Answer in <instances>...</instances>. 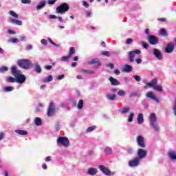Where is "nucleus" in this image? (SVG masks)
Masks as SVG:
<instances>
[{
    "label": "nucleus",
    "instance_id": "f257e3e1",
    "mask_svg": "<svg viewBox=\"0 0 176 176\" xmlns=\"http://www.w3.org/2000/svg\"><path fill=\"white\" fill-rule=\"evenodd\" d=\"M11 72L13 76L16 77L17 83H24L25 82L27 77L21 74L20 70H17V67L12 66Z\"/></svg>",
    "mask_w": 176,
    "mask_h": 176
},
{
    "label": "nucleus",
    "instance_id": "f03ea898",
    "mask_svg": "<svg viewBox=\"0 0 176 176\" xmlns=\"http://www.w3.org/2000/svg\"><path fill=\"white\" fill-rule=\"evenodd\" d=\"M150 126L153 128L155 131H159L160 128L159 125H157V118H156V115L154 113H152L150 116Z\"/></svg>",
    "mask_w": 176,
    "mask_h": 176
},
{
    "label": "nucleus",
    "instance_id": "7ed1b4c3",
    "mask_svg": "<svg viewBox=\"0 0 176 176\" xmlns=\"http://www.w3.org/2000/svg\"><path fill=\"white\" fill-rule=\"evenodd\" d=\"M69 10V6L67 3H63L56 8L58 14H65Z\"/></svg>",
    "mask_w": 176,
    "mask_h": 176
},
{
    "label": "nucleus",
    "instance_id": "20e7f679",
    "mask_svg": "<svg viewBox=\"0 0 176 176\" xmlns=\"http://www.w3.org/2000/svg\"><path fill=\"white\" fill-rule=\"evenodd\" d=\"M18 65L24 69H28L32 65V63H31V60L28 59H21L18 60Z\"/></svg>",
    "mask_w": 176,
    "mask_h": 176
},
{
    "label": "nucleus",
    "instance_id": "39448f33",
    "mask_svg": "<svg viewBox=\"0 0 176 176\" xmlns=\"http://www.w3.org/2000/svg\"><path fill=\"white\" fill-rule=\"evenodd\" d=\"M57 145L58 146H69V140L68 138L60 136L57 140Z\"/></svg>",
    "mask_w": 176,
    "mask_h": 176
},
{
    "label": "nucleus",
    "instance_id": "423d86ee",
    "mask_svg": "<svg viewBox=\"0 0 176 176\" xmlns=\"http://www.w3.org/2000/svg\"><path fill=\"white\" fill-rule=\"evenodd\" d=\"M135 54H141V51L140 50H135L129 52L128 57L130 63L134 62V57H135Z\"/></svg>",
    "mask_w": 176,
    "mask_h": 176
},
{
    "label": "nucleus",
    "instance_id": "0eeeda50",
    "mask_svg": "<svg viewBox=\"0 0 176 176\" xmlns=\"http://www.w3.org/2000/svg\"><path fill=\"white\" fill-rule=\"evenodd\" d=\"M147 153L148 152L146 150L140 148L138 151V153H137L138 157H136L140 159V160H142V159H145V157H146Z\"/></svg>",
    "mask_w": 176,
    "mask_h": 176
},
{
    "label": "nucleus",
    "instance_id": "6e6552de",
    "mask_svg": "<svg viewBox=\"0 0 176 176\" xmlns=\"http://www.w3.org/2000/svg\"><path fill=\"white\" fill-rule=\"evenodd\" d=\"M148 41L151 45H157L159 43V38L154 35H149Z\"/></svg>",
    "mask_w": 176,
    "mask_h": 176
},
{
    "label": "nucleus",
    "instance_id": "1a4fd4ad",
    "mask_svg": "<svg viewBox=\"0 0 176 176\" xmlns=\"http://www.w3.org/2000/svg\"><path fill=\"white\" fill-rule=\"evenodd\" d=\"M157 85V78L153 79L150 82H147L146 85L144 86V89H149V87H156Z\"/></svg>",
    "mask_w": 176,
    "mask_h": 176
},
{
    "label": "nucleus",
    "instance_id": "9d476101",
    "mask_svg": "<svg viewBox=\"0 0 176 176\" xmlns=\"http://www.w3.org/2000/svg\"><path fill=\"white\" fill-rule=\"evenodd\" d=\"M141 160L138 158L135 157L133 160L129 162V167H137L140 166V162Z\"/></svg>",
    "mask_w": 176,
    "mask_h": 176
},
{
    "label": "nucleus",
    "instance_id": "9b49d317",
    "mask_svg": "<svg viewBox=\"0 0 176 176\" xmlns=\"http://www.w3.org/2000/svg\"><path fill=\"white\" fill-rule=\"evenodd\" d=\"M56 111V107L54 102H51L48 107L47 116H53L54 115V111Z\"/></svg>",
    "mask_w": 176,
    "mask_h": 176
},
{
    "label": "nucleus",
    "instance_id": "f8f14e48",
    "mask_svg": "<svg viewBox=\"0 0 176 176\" xmlns=\"http://www.w3.org/2000/svg\"><path fill=\"white\" fill-rule=\"evenodd\" d=\"M137 142L138 146H140V148H145V141L144 140V137L138 135L137 137Z\"/></svg>",
    "mask_w": 176,
    "mask_h": 176
},
{
    "label": "nucleus",
    "instance_id": "ddd939ff",
    "mask_svg": "<svg viewBox=\"0 0 176 176\" xmlns=\"http://www.w3.org/2000/svg\"><path fill=\"white\" fill-rule=\"evenodd\" d=\"M88 64L90 65L91 64H95L94 65V68H98L101 65V62H100V60L97 58L92 59L91 61L88 62Z\"/></svg>",
    "mask_w": 176,
    "mask_h": 176
},
{
    "label": "nucleus",
    "instance_id": "4468645a",
    "mask_svg": "<svg viewBox=\"0 0 176 176\" xmlns=\"http://www.w3.org/2000/svg\"><path fill=\"white\" fill-rule=\"evenodd\" d=\"M98 168L100 170V171L102 172L103 174H105V175H111V170L107 168L103 165H99Z\"/></svg>",
    "mask_w": 176,
    "mask_h": 176
},
{
    "label": "nucleus",
    "instance_id": "2eb2a0df",
    "mask_svg": "<svg viewBox=\"0 0 176 176\" xmlns=\"http://www.w3.org/2000/svg\"><path fill=\"white\" fill-rule=\"evenodd\" d=\"M153 54L154 56H155L157 60L163 59V55H162V52H160V50H159L158 49H156V48L153 49Z\"/></svg>",
    "mask_w": 176,
    "mask_h": 176
},
{
    "label": "nucleus",
    "instance_id": "dca6fc26",
    "mask_svg": "<svg viewBox=\"0 0 176 176\" xmlns=\"http://www.w3.org/2000/svg\"><path fill=\"white\" fill-rule=\"evenodd\" d=\"M146 97H147V98H151V100H153L157 104H159V102H160L159 99L155 96V94H153V92H148L146 94Z\"/></svg>",
    "mask_w": 176,
    "mask_h": 176
},
{
    "label": "nucleus",
    "instance_id": "f3484780",
    "mask_svg": "<svg viewBox=\"0 0 176 176\" xmlns=\"http://www.w3.org/2000/svg\"><path fill=\"white\" fill-rule=\"evenodd\" d=\"M165 52L166 53H173L174 52V44L168 43L165 49Z\"/></svg>",
    "mask_w": 176,
    "mask_h": 176
},
{
    "label": "nucleus",
    "instance_id": "a211bd4d",
    "mask_svg": "<svg viewBox=\"0 0 176 176\" xmlns=\"http://www.w3.org/2000/svg\"><path fill=\"white\" fill-rule=\"evenodd\" d=\"M110 82L111 83L112 86H119L120 85V82L118 80V79L113 78V77H110L109 78Z\"/></svg>",
    "mask_w": 176,
    "mask_h": 176
},
{
    "label": "nucleus",
    "instance_id": "6ab92c4d",
    "mask_svg": "<svg viewBox=\"0 0 176 176\" xmlns=\"http://www.w3.org/2000/svg\"><path fill=\"white\" fill-rule=\"evenodd\" d=\"M98 173V170L96 168H89L87 171L88 175H96Z\"/></svg>",
    "mask_w": 176,
    "mask_h": 176
},
{
    "label": "nucleus",
    "instance_id": "aec40b11",
    "mask_svg": "<svg viewBox=\"0 0 176 176\" xmlns=\"http://www.w3.org/2000/svg\"><path fill=\"white\" fill-rule=\"evenodd\" d=\"M9 22L12 23V24H16V25H23V22L18 19H14L13 18H10L9 19Z\"/></svg>",
    "mask_w": 176,
    "mask_h": 176
},
{
    "label": "nucleus",
    "instance_id": "412c9836",
    "mask_svg": "<svg viewBox=\"0 0 176 176\" xmlns=\"http://www.w3.org/2000/svg\"><path fill=\"white\" fill-rule=\"evenodd\" d=\"M170 160H176V153L175 151H170L168 153Z\"/></svg>",
    "mask_w": 176,
    "mask_h": 176
},
{
    "label": "nucleus",
    "instance_id": "4be33fe9",
    "mask_svg": "<svg viewBox=\"0 0 176 176\" xmlns=\"http://www.w3.org/2000/svg\"><path fill=\"white\" fill-rule=\"evenodd\" d=\"M45 5H46V1H41L38 3V5H37L36 10H41V9H43V8H45Z\"/></svg>",
    "mask_w": 176,
    "mask_h": 176
},
{
    "label": "nucleus",
    "instance_id": "5701e85b",
    "mask_svg": "<svg viewBox=\"0 0 176 176\" xmlns=\"http://www.w3.org/2000/svg\"><path fill=\"white\" fill-rule=\"evenodd\" d=\"M138 124H142L144 123V115L142 113H140L138 116Z\"/></svg>",
    "mask_w": 176,
    "mask_h": 176
},
{
    "label": "nucleus",
    "instance_id": "b1692460",
    "mask_svg": "<svg viewBox=\"0 0 176 176\" xmlns=\"http://www.w3.org/2000/svg\"><path fill=\"white\" fill-rule=\"evenodd\" d=\"M123 71L124 72H131V71H133V67L129 65H125L123 67Z\"/></svg>",
    "mask_w": 176,
    "mask_h": 176
},
{
    "label": "nucleus",
    "instance_id": "393cba45",
    "mask_svg": "<svg viewBox=\"0 0 176 176\" xmlns=\"http://www.w3.org/2000/svg\"><path fill=\"white\" fill-rule=\"evenodd\" d=\"M80 72L87 74L88 75H94V74H96V72H94V70H86L85 69H81Z\"/></svg>",
    "mask_w": 176,
    "mask_h": 176
},
{
    "label": "nucleus",
    "instance_id": "a878e982",
    "mask_svg": "<svg viewBox=\"0 0 176 176\" xmlns=\"http://www.w3.org/2000/svg\"><path fill=\"white\" fill-rule=\"evenodd\" d=\"M34 67H35V71L36 72H37V74H41V72H42V69L41 68V66L38 63L34 64Z\"/></svg>",
    "mask_w": 176,
    "mask_h": 176
},
{
    "label": "nucleus",
    "instance_id": "bb28decb",
    "mask_svg": "<svg viewBox=\"0 0 176 176\" xmlns=\"http://www.w3.org/2000/svg\"><path fill=\"white\" fill-rule=\"evenodd\" d=\"M15 133H16V134H19L20 135H27V134H28V133L24 130H16Z\"/></svg>",
    "mask_w": 176,
    "mask_h": 176
},
{
    "label": "nucleus",
    "instance_id": "cd10ccee",
    "mask_svg": "<svg viewBox=\"0 0 176 176\" xmlns=\"http://www.w3.org/2000/svg\"><path fill=\"white\" fill-rule=\"evenodd\" d=\"M36 126H42V120L40 118L36 117L34 120Z\"/></svg>",
    "mask_w": 176,
    "mask_h": 176
},
{
    "label": "nucleus",
    "instance_id": "c85d7f7f",
    "mask_svg": "<svg viewBox=\"0 0 176 176\" xmlns=\"http://www.w3.org/2000/svg\"><path fill=\"white\" fill-rule=\"evenodd\" d=\"M107 98L108 100H110V101H113V100H115V98H116V95L108 94L107 95Z\"/></svg>",
    "mask_w": 176,
    "mask_h": 176
},
{
    "label": "nucleus",
    "instance_id": "c756f323",
    "mask_svg": "<svg viewBox=\"0 0 176 176\" xmlns=\"http://www.w3.org/2000/svg\"><path fill=\"white\" fill-rule=\"evenodd\" d=\"M129 111H130L129 107H123L122 109H120V112H121L122 115H124V113H127V112H129Z\"/></svg>",
    "mask_w": 176,
    "mask_h": 176
},
{
    "label": "nucleus",
    "instance_id": "7c9ffc66",
    "mask_svg": "<svg viewBox=\"0 0 176 176\" xmlns=\"http://www.w3.org/2000/svg\"><path fill=\"white\" fill-rule=\"evenodd\" d=\"M104 153H105V155H112V148L106 147L104 148Z\"/></svg>",
    "mask_w": 176,
    "mask_h": 176
},
{
    "label": "nucleus",
    "instance_id": "2f4dec72",
    "mask_svg": "<svg viewBox=\"0 0 176 176\" xmlns=\"http://www.w3.org/2000/svg\"><path fill=\"white\" fill-rule=\"evenodd\" d=\"M52 80H53V76H49L45 78L43 80V82H44L45 83H46V82H52Z\"/></svg>",
    "mask_w": 176,
    "mask_h": 176
},
{
    "label": "nucleus",
    "instance_id": "473e14b6",
    "mask_svg": "<svg viewBox=\"0 0 176 176\" xmlns=\"http://www.w3.org/2000/svg\"><path fill=\"white\" fill-rule=\"evenodd\" d=\"M96 128L97 126H89L87 129V133H91V131H94V130H96Z\"/></svg>",
    "mask_w": 176,
    "mask_h": 176
},
{
    "label": "nucleus",
    "instance_id": "72a5a7b5",
    "mask_svg": "<svg viewBox=\"0 0 176 176\" xmlns=\"http://www.w3.org/2000/svg\"><path fill=\"white\" fill-rule=\"evenodd\" d=\"M118 96H120V97H124L126 96V91L124 90H120L117 93Z\"/></svg>",
    "mask_w": 176,
    "mask_h": 176
},
{
    "label": "nucleus",
    "instance_id": "f704fd0d",
    "mask_svg": "<svg viewBox=\"0 0 176 176\" xmlns=\"http://www.w3.org/2000/svg\"><path fill=\"white\" fill-rule=\"evenodd\" d=\"M7 82H9L10 83H14V82H16V79L13 77H8Z\"/></svg>",
    "mask_w": 176,
    "mask_h": 176
},
{
    "label": "nucleus",
    "instance_id": "c9c22d12",
    "mask_svg": "<svg viewBox=\"0 0 176 176\" xmlns=\"http://www.w3.org/2000/svg\"><path fill=\"white\" fill-rule=\"evenodd\" d=\"M3 90L6 92L13 91V90H14V87H4Z\"/></svg>",
    "mask_w": 176,
    "mask_h": 176
},
{
    "label": "nucleus",
    "instance_id": "e433bc0d",
    "mask_svg": "<svg viewBox=\"0 0 176 176\" xmlns=\"http://www.w3.org/2000/svg\"><path fill=\"white\" fill-rule=\"evenodd\" d=\"M77 107L78 109H82V108H83V100H79Z\"/></svg>",
    "mask_w": 176,
    "mask_h": 176
},
{
    "label": "nucleus",
    "instance_id": "4c0bfd02",
    "mask_svg": "<svg viewBox=\"0 0 176 176\" xmlns=\"http://www.w3.org/2000/svg\"><path fill=\"white\" fill-rule=\"evenodd\" d=\"M10 16H12V17H14L15 19H19V15L14 12V11H10L9 12Z\"/></svg>",
    "mask_w": 176,
    "mask_h": 176
},
{
    "label": "nucleus",
    "instance_id": "58836bf2",
    "mask_svg": "<svg viewBox=\"0 0 176 176\" xmlns=\"http://www.w3.org/2000/svg\"><path fill=\"white\" fill-rule=\"evenodd\" d=\"M153 89L154 90H157V91H163V87L162 86L155 85Z\"/></svg>",
    "mask_w": 176,
    "mask_h": 176
},
{
    "label": "nucleus",
    "instance_id": "ea45409f",
    "mask_svg": "<svg viewBox=\"0 0 176 176\" xmlns=\"http://www.w3.org/2000/svg\"><path fill=\"white\" fill-rule=\"evenodd\" d=\"M69 58H71V56H69V55H68L67 56H63L61 58V61H64V62L68 61V60H69Z\"/></svg>",
    "mask_w": 176,
    "mask_h": 176
},
{
    "label": "nucleus",
    "instance_id": "a19ab883",
    "mask_svg": "<svg viewBox=\"0 0 176 176\" xmlns=\"http://www.w3.org/2000/svg\"><path fill=\"white\" fill-rule=\"evenodd\" d=\"M75 54V47H70V50H69V56H70V57H71V56H72V54Z\"/></svg>",
    "mask_w": 176,
    "mask_h": 176
},
{
    "label": "nucleus",
    "instance_id": "79ce46f5",
    "mask_svg": "<svg viewBox=\"0 0 176 176\" xmlns=\"http://www.w3.org/2000/svg\"><path fill=\"white\" fill-rule=\"evenodd\" d=\"M9 42H12V43H19V39L17 38H12L9 40Z\"/></svg>",
    "mask_w": 176,
    "mask_h": 176
},
{
    "label": "nucleus",
    "instance_id": "37998d69",
    "mask_svg": "<svg viewBox=\"0 0 176 176\" xmlns=\"http://www.w3.org/2000/svg\"><path fill=\"white\" fill-rule=\"evenodd\" d=\"M42 108H43V105L42 104V103H40L38 104V107L36 108V112H41V109H42Z\"/></svg>",
    "mask_w": 176,
    "mask_h": 176
},
{
    "label": "nucleus",
    "instance_id": "c03bdc74",
    "mask_svg": "<svg viewBox=\"0 0 176 176\" xmlns=\"http://www.w3.org/2000/svg\"><path fill=\"white\" fill-rule=\"evenodd\" d=\"M160 35H162L163 36L167 35V32L164 29H161L160 31Z\"/></svg>",
    "mask_w": 176,
    "mask_h": 176
},
{
    "label": "nucleus",
    "instance_id": "a18cd8bd",
    "mask_svg": "<svg viewBox=\"0 0 176 176\" xmlns=\"http://www.w3.org/2000/svg\"><path fill=\"white\" fill-rule=\"evenodd\" d=\"M133 118H134V113H131L128 118V122H133Z\"/></svg>",
    "mask_w": 176,
    "mask_h": 176
},
{
    "label": "nucleus",
    "instance_id": "49530a36",
    "mask_svg": "<svg viewBox=\"0 0 176 176\" xmlns=\"http://www.w3.org/2000/svg\"><path fill=\"white\" fill-rule=\"evenodd\" d=\"M56 2H57V0H48L47 1V3L48 5H54L56 3Z\"/></svg>",
    "mask_w": 176,
    "mask_h": 176
},
{
    "label": "nucleus",
    "instance_id": "de8ad7c7",
    "mask_svg": "<svg viewBox=\"0 0 176 176\" xmlns=\"http://www.w3.org/2000/svg\"><path fill=\"white\" fill-rule=\"evenodd\" d=\"M133 78L136 82H141V77L140 76L134 75Z\"/></svg>",
    "mask_w": 176,
    "mask_h": 176
},
{
    "label": "nucleus",
    "instance_id": "09e8293b",
    "mask_svg": "<svg viewBox=\"0 0 176 176\" xmlns=\"http://www.w3.org/2000/svg\"><path fill=\"white\" fill-rule=\"evenodd\" d=\"M6 71H8L7 67L3 66L0 67V72H6Z\"/></svg>",
    "mask_w": 176,
    "mask_h": 176
},
{
    "label": "nucleus",
    "instance_id": "8fccbe9b",
    "mask_svg": "<svg viewBox=\"0 0 176 176\" xmlns=\"http://www.w3.org/2000/svg\"><path fill=\"white\" fill-rule=\"evenodd\" d=\"M102 54H103V56H107V57H109V56H110L109 52H108V51H103L102 52Z\"/></svg>",
    "mask_w": 176,
    "mask_h": 176
},
{
    "label": "nucleus",
    "instance_id": "3c124183",
    "mask_svg": "<svg viewBox=\"0 0 176 176\" xmlns=\"http://www.w3.org/2000/svg\"><path fill=\"white\" fill-rule=\"evenodd\" d=\"M142 47H144V49H148V47H149V44H148L145 42H143L142 43Z\"/></svg>",
    "mask_w": 176,
    "mask_h": 176
},
{
    "label": "nucleus",
    "instance_id": "603ef678",
    "mask_svg": "<svg viewBox=\"0 0 176 176\" xmlns=\"http://www.w3.org/2000/svg\"><path fill=\"white\" fill-rule=\"evenodd\" d=\"M49 42L50 43H51L52 45H54V46H56L57 47H58V44H56V43L53 42V41L52 39H49Z\"/></svg>",
    "mask_w": 176,
    "mask_h": 176
},
{
    "label": "nucleus",
    "instance_id": "864d4df0",
    "mask_svg": "<svg viewBox=\"0 0 176 176\" xmlns=\"http://www.w3.org/2000/svg\"><path fill=\"white\" fill-rule=\"evenodd\" d=\"M173 113L176 116V99L175 100L174 106H173Z\"/></svg>",
    "mask_w": 176,
    "mask_h": 176
},
{
    "label": "nucleus",
    "instance_id": "5fc2aeb1",
    "mask_svg": "<svg viewBox=\"0 0 176 176\" xmlns=\"http://www.w3.org/2000/svg\"><path fill=\"white\" fill-rule=\"evenodd\" d=\"M126 45H130L131 43H133V39L132 38H128L126 41Z\"/></svg>",
    "mask_w": 176,
    "mask_h": 176
},
{
    "label": "nucleus",
    "instance_id": "6e6d98bb",
    "mask_svg": "<svg viewBox=\"0 0 176 176\" xmlns=\"http://www.w3.org/2000/svg\"><path fill=\"white\" fill-rule=\"evenodd\" d=\"M48 19H57V16L53 15V14H50V15L48 16Z\"/></svg>",
    "mask_w": 176,
    "mask_h": 176
},
{
    "label": "nucleus",
    "instance_id": "4d7b16f0",
    "mask_svg": "<svg viewBox=\"0 0 176 176\" xmlns=\"http://www.w3.org/2000/svg\"><path fill=\"white\" fill-rule=\"evenodd\" d=\"M22 3L28 4L31 2V0H21Z\"/></svg>",
    "mask_w": 176,
    "mask_h": 176
},
{
    "label": "nucleus",
    "instance_id": "13d9d810",
    "mask_svg": "<svg viewBox=\"0 0 176 176\" xmlns=\"http://www.w3.org/2000/svg\"><path fill=\"white\" fill-rule=\"evenodd\" d=\"M82 5L85 6V8H89V3L87 1H83Z\"/></svg>",
    "mask_w": 176,
    "mask_h": 176
},
{
    "label": "nucleus",
    "instance_id": "bf43d9fd",
    "mask_svg": "<svg viewBox=\"0 0 176 176\" xmlns=\"http://www.w3.org/2000/svg\"><path fill=\"white\" fill-rule=\"evenodd\" d=\"M135 63H137V64H141L142 63V59L137 58L135 59Z\"/></svg>",
    "mask_w": 176,
    "mask_h": 176
},
{
    "label": "nucleus",
    "instance_id": "052dcab7",
    "mask_svg": "<svg viewBox=\"0 0 176 176\" xmlns=\"http://www.w3.org/2000/svg\"><path fill=\"white\" fill-rule=\"evenodd\" d=\"M127 152L129 155H132V153H133L134 151H133V148H128Z\"/></svg>",
    "mask_w": 176,
    "mask_h": 176
},
{
    "label": "nucleus",
    "instance_id": "680f3d73",
    "mask_svg": "<svg viewBox=\"0 0 176 176\" xmlns=\"http://www.w3.org/2000/svg\"><path fill=\"white\" fill-rule=\"evenodd\" d=\"M107 67H109V68H111V69H113V68H115V65L112 63H109L107 65Z\"/></svg>",
    "mask_w": 176,
    "mask_h": 176
},
{
    "label": "nucleus",
    "instance_id": "e2e57ef3",
    "mask_svg": "<svg viewBox=\"0 0 176 176\" xmlns=\"http://www.w3.org/2000/svg\"><path fill=\"white\" fill-rule=\"evenodd\" d=\"M41 43H42V45H45V46H46V45H47V41H46L45 39H42L41 41Z\"/></svg>",
    "mask_w": 176,
    "mask_h": 176
},
{
    "label": "nucleus",
    "instance_id": "0e129e2a",
    "mask_svg": "<svg viewBox=\"0 0 176 176\" xmlns=\"http://www.w3.org/2000/svg\"><path fill=\"white\" fill-rule=\"evenodd\" d=\"M8 32L11 35H14V34H16V32L12 30H8Z\"/></svg>",
    "mask_w": 176,
    "mask_h": 176
},
{
    "label": "nucleus",
    "instance_id": "69168bd1",
    "mask_svg": "<svg viewBox=\"0 0 176 176\" xmlns=\"http://www.w3.org/2000/svg\"><path fill=\"white\" fill-rule=\"evenodd\" d=\"M64 74L62 75H59L57 78V79H58V80H61L62 79H64Z\"/></svg>",
    "mask_w": 176,
    "mask_h": 176
},
{
    "label": "nucleus",
    "instance_id": "338daca9",
    "mask_svg": "<svg viewBox=\"0 0 176 176\" xmlns=\"http://www.w3.org/2000/svg\"><path fill=\"white\" fill-rule=\"evenodd\" d=\"M52 68H53V67H52V65H46V66H45V69L50 70V69H52Z\"/></svg>",
    "mask_w": 176,
    "mask_h": 176
},
{
    "label": "nucleus",
    "instance_id": "774afa93",
    "mask_svg": "<svg viewBox=\"0 0 176 176\" xmlns=\"http://www.w3.org/2000/svg\"><path fill=\"white\" fill-rule=\"evenodd\" d=\"M52 160V157L51 156H47L45 158V162H50Z\"/></svg>",
    "mask_w": 176,
    "mask_h": 176
}]
</instances>
